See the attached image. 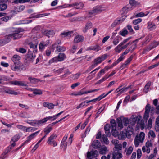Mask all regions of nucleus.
<instances>
[{
	"label": "nucleus",
	"instance_id": "31",
	"mask_svg": "<svg viewBox=\"0 0 159 159\" xmlns=\"http://www.w3.org/2000/svg\"><path fill=\"white\" fill-rule=\"evenodd\" d=\"M111 92V91H110L106 94H105V93H103V94L100 95V96H99L97 98L93 99V100L95 101V102H96V101H99L100 100L104 98L109 93H110Z\"/></svg>",
	"mask_w": 159,
	"mask_h": 159
},
{
	"label": "nucleus",
	"instance_id": "49",
	"mask_svg": "<svg viewBox=\"0 0 159 159\" xmlns=\"http://www.w3.org/2000/svg\"><path fill=\"white\" fill-rule=\"evenodd\" d=\"M59 61L57 56H56L49 61V64H52L53 63H57Z\"/></svg>",
	"mask_w": 159,
	"mask_h": 159
},
{
	"label": "nucleus",
	"instance_id": "42",
	"mask_svg": "<svg viewBox=\"0 0 159 159\" xmlns=\"http://www.w3.org/2000/svg\"><path fill=\"white\" fill-rule=\"evenodd\" d=\"M125 20V19H120L117 20H116L111 25V26L113 27L119 24L120 23H122Z\"/></svg>",
	"mask_w": 159,
	"mask_h": 159
},
{
	"label": "nucleus",
	"instance_id": "5",
	"mask_svg": "<svg viewBox=\"0 0 159 159\" xmlns=\"http://www.w3.org/2000/svg\"><path fill=\"white\" fill-rule=\"evenodd\" d=\"M131 37H130L124 39L122 42L120 43L118 46H117L115 49V51L117 53H120L122 50L121 46L128 42L131 39Z\"/></svg>",
	"mask_w": 159,
	"mask_h": 159
},
{
	"label": "nucleus",
	"instance_id": "36",
	"mask_svg": "<svg viewBox=\"0 0 159 159\" xmlns=\"http://www.w3.org/2000/svg\"><path fill=\"white\" fill-rule=\"evenodd\" d=\"M101 141L106 144H109V142L107 136L105 135H103L101 137Z\"/></svg>",
	"mask_w": 159,
	"mask_h": 159
},
{
	"label": "nucleus",
	"instance_id": "56",
	"mask_svg": "<svg viewBox=\"0 0 159 159\" xmlns=\"http://www.w3.org/2000/svg\"><path fill=\"white\" fill-rule=\"evenodd\" d=\"M28 79L31 82L33 83H36L39 81V80L38 79L35 78H33L32 77H29Z\"/></svg>",
	"mask_w": 159,
	"mask_h": 159
},
{
	"label": "nucleus",
	"instance_id": "7",
	"mask_svg": "<svg viewBox=\"0 0 159 159\" xmlns=\"http://www.w3.org/2000/svg\"><path fill=\"white\" fill-rule=\"evenodd\" d=\"M35 57L36 55L35 53H33L32 51L29 50L26 55V60L29 62H32Z\"/></svg>",
	"mask_w": 159,
	"mask_h": 159
},
{
	"label": "nucleus",
	"instance_id": "61",
	"mask_svg": "<svg viewBox=\"0 0 159 159\" xmlns=\"http://www.w3.org/2000/svg\"><path fill=\"white\" fill-rule=\"evenodd\" d=\"M142 21V19L139 18L133 20V23L135 25H136L139 23H140Z\"/></svg>",
	"mask_w": 159,
	"mask_h": 159
},
{
	"label": "nucleus",
	"instance_id": "24",
	"mask_svg": "<svg viewBox=\"0 0 159 159\" xmlns=\"http://www.w3.org/2000/svg\"><path fill=\"white\" fill-rule=\"evenodd\" d=\"M63 112V111H62L61 112L58 113L56 115L51 116H48L46 117L45 118L47 121L49 120H55L59 116L61 115Z\"/></svg>",
	"mask_w": 159,
	"mask_h": 159
},
{
	"label": "nucleus",
	"instance_id": "2",
	"mask_svg": "<svg viewBox=\"0 0 159 159\" xmlns=\"http://www.w3.org/2000/svg\"><path fill=\"white\" fill-rule=\"evenodd\" d=\"M129 5H128L122 9V11L124 14L127 13L128 11L131 10L133 8L139 4L138 2L134 0L129 1Z\"/></svg>",
	"mask_w": 159,
	"mask_h": 159
},
{
	"label": "nucleus",
	"instance_id": "19",
	"mask_svg": "<svg viewBox=\"0 0 159 159\" xmlns=\"http://www.w3.org/2000/svg\"><path fill=\"white\" fill-rule=\"evenodd\" d=\"M11 84L14 85L21 86H26V84L24 82L20 81H12L11 82Z\"/></svg>",
	"mask_w": 159,
	"mask_h": 159
},
{
	"label": "nucleus",
	"instance_id": "38",
	"mask_svg": "<svg viewBox=\"0 0 159 159\" xmlns=\"http://www.w3.org/2000/svg\"><path fill=\"white\" fill-rule=\"evenodd\" d=\"M148 135L149 138L153 139L156 137V134L152 130H150L148 133Z\"/></svg>",
	"mask_w": 159,
	"mask_h": 159
},
{
	"label": "nucleus",
	"instance_id": "16",
	"mask_svg": "<svg viewBox=\"0 0 159 159\" xmlns=\"http://www.w3.org/2000/svg\"><path fill=\"white\" fill-rule=\"evenodd\" d=\"M145 111L143 116V119L145 120H147L149 116V113L150 112V107L148 105H147L145 107Z\"/></svg>",
	"mask_w": 159,
	"mask_h": 159
},
{
	"label": "nucleus",
	"instance_id": "22",
	"mask_svg": "<svg viewBox=\"0 0 159 159\" xmlns=\"http://www.w3.org/2000/svg\"><path fill=\"white\" fill-rule=\"evenodd\" d=\"M11 68L14 71L20 70V65L17 62H14L13 64L11 66Z\"/></svg>",
	"mask_w": 159,
	"mask_h": 159
},
{
	"label": "nucleus",
	"instance_id": "58",
	"mask_svg": "<svg viewBox=\"0 0 159 159\" xmlns=\"http://www.w3.org/2000/svg\"><path fill=\"white\" fill-rule=\"evenodd\" d=\"M94 63L97 66L98 64H99L101 63L102 61L100 59L99 57H97L96 59H95L94 61Z\"/></svg>",
	"mask_w": 159,
	"mask_h": 159
},
{
	"label": "nucleus",
	"instance_id": "57",
	"mask_svg": "<svg viewBox=\"0 0 159 159\" xmlns=\"http://www.w3.org/2000/svg\"><path fill=\"white\" fill-rule=\"evenodd\" d=\"M9 78L3 75H0V81H5L9 80Z\"/></svg>",
	"mask_w": 159,
	"mask_h": 159
},
{
	"label": "nucleus",
	"instance_id": "43",
	"mask_svg": "<svg viewBox=\"0 0 159 159\" xmlns=\"http://www.w3.org/2000/svg\"><path fill=\"white\" fill-rule=\"evenodd\" d=\"M121 38L120 36H117L113 41V43L114 45H116L121 39Z\"/></svg>",
	"mask_w": 159,
	"mask_h": 159
},
{
	"label": "nucleus",
	"instance_id": "50",
	"mask_svg": "<svg viewBox=\"0 0 159 159\" xmlns=\"http://www.w3.org/2000/svg\"><path fill=\"white\" fill-rule=\"evenodd\" d=\"M133 150V148L130 146L129 147V148L128 149H126V148L125 149V151L126 152V154L127 156H129L130 155L131 153H132V151Z\"/></svg>",
	"mask_w": 159,
	"mask_h": 159
},
{
	"label": "nucleus",
	"instance_id": "44",
	"mask_svg": "<svg viewBox=\"0 0 159 159\" xmlns=\"http://www.w3.org/2000/svg\"><path fill=\"white\" fill-rule=\"evenodd\" d=\"M159 45V43H158V42H154L153 43H152L150 47H149L148 48V49L147 50V51H149L154 48L156 47L157 46Z\"/></svg>",
	"mask_w": 159,
	"mask_h": 159
},
{
	"label": "nucleus",
	"instance_id": "35",
	"mask_svg": "<svg viewBox=\"0 0 159 159\" xmlns=\"http://www.w3.org/2000/svg\"><path fill=\"white\" fill-rule=\"evenodd\" d=\"M43 106L45 107H47L49 109H52L53 108L55 105L52 103H49L48 102H44L43 103Z\"/></svg>",
	"mask_w": 159,
	"mask_h": 159
},
{
	"label": "nucleus",
	"instance_id": "48",
	"mask_svg": "<svg viewBox=\"0 0 159 159\" xmlns=\"http://www.w3.org/2000/svg\"><path fill=\"white\" fill-rule=\"evenodd\" d=\"M66 49V47L59 46L58 48L57 49H56L55 51L56 52H63L65 51Z\"/></svg>",
	"mask_w": 159,
	"mask_h": 159
},
{
	"label": "nucleus",
	"instance_id": "37",
	"mask_svg": "<svg viewBox=\"0 0 159 159\" xmlns=\"http://www.w3.org/2000/svg\"><path fill=\"white\" fill-rule=\"evenodd\" d=\"M72 33L70 32H65L64 31L61 34V36L62 38H64L66 37H67L70 38L71 36V34Z\"/></svg>",
	"mask_w": 159,
	"mask_h": 159
},
{
	"label": "nucleus",
	"instance_id": "53",
	"mask_svg": "<svg viewBox=\"0 0 159 159\" xmlns=\"http://www.w3.org/2000/svg\"><path fill=\"white\" fill-rule=\"evenodd\" d=\"M52 128L51 127L47 126L45 128L44 131L46 135H47L52 130Z\"/></svg>",
	"mask_w": 159,
	"mask_h": 159
},
{
	"label": "nucleus",
	"instance_id": "4",
	"mask_svg": "<svg viewBox=\"0 0 159 159\" xmlns=\"http://www.w3.org/2000/svg\"><path fill=\"white\" fill-rule=\"evenodd\" d=\"M57 135L54 134L51 135L48 138L47 143L50 145L52 146L53 147L56 146L57 145V143L54 139L56 138Z\"/></svg>",
	"mask_w": 159,
	"mask_h": 159
},
{
	"label": "nucleus",
	"instance_id": "51",
	"mask_svg": "<svg viewBox=\"0 0 159 159\" xmlns=\"http://www.w3.org/2000/svg\"><path fill=\"white\" fill-rule=\"evenodd\" d=\"M142 150L143 152H146L148 154H149L150 152V149L146 146H143L142 148Z\"/></svg>",
	"mask_w": 159,
	"mask_h": 159
},
{
	"label": "nucleus",
	"instance_id": "62",
	"mask_svg": "<svg viewBox=\"0 0 159 159\" xmlns=\"http://www.w3.org/2000/svg\"><path fill=\"white\" fill-rule=\"evenodd\" d=\"M133 133L132 131L127 130L125 131V134L126 135V137L129 139L130 138L131 135L133 134Z\"/></svg>",
	"mask_w": 159,
	"mask_h": 159
},
{
	"label": "nucleus",
	"instance_id": "29",
	"mask_svg": "<svg viewBox=\"0 0 159 159\" xmlns=\"http://www.w3.org/2000/svg\"><path fill=\"white\" fill-rule=\"evenodd\" d=\"M93 26L92 23L90 21H88L85 25L84 30H83L84 32L85 33L88 29L92 28Z\"/></svg>",
	"mask_w": 159,
	"mask_h": 159
},
{
	"label": "nucleus",
	"instance_id": "8",
	"mask_svg": "<svg viewBox=\"0 0 159 159\" xmlns=\"http://www.w3.org/2000/svg\"><path fill=\"white\" fill-rule=\"evenodd\" d=\"M47 122L46 118H44L42 120H41L39 121L38 120H33V121H30L29 120L27 121V122L30 124L32 126H35L37 125H41L43 123H44Z\"/></svg>",
	"mask_w": 159,
	"mask_h": 159
},
{
	"label": "nucleus",
	"instance_id": "55",
	"mask_svg": "<svg viewBox=\"0 0 159 159\" xmlns=\"http://www.w3.org/2000/svg\"><path fill=\"white\" fill-rule=\"evenodd\" d=\"M16 50L18 52L23 54L25 53L27 51L25 49L23 48H20L19 49L16 48Z\"/></svg>",
	"mask_w": 159,
	"mask_h": 159
},
{
	"label": "nucleus",
	"instance_id": "26",
	"mask_svg": "<svg viewBox=\"0 0 159 159\" xmlns=\"http://www.w3.org/2000/svg\"><path fill=\"white\" fill-rule=\"evenodd\" d=\"M148 28L150 31L155 29L156 28V25L152 22H149L148 23Z\"/></svg>",
	"mask_w": 159,
	"mask_h": 159
},
{
	"label": "nucleus",
	"instance_id": "12",
	"mask_svg": "<svg viewBox=\"0 0 159 159\" xmlns=\"http://www.w3.org/2000/svg\"><path fill=\"white\" fill-rule=\"evenodd\" d=\"M112 155V159H120L122 157V152L114 151Z\"/></svg>",
	"mask_w": 159,
	"mask_h": 159
},
{
	"label": "nucleus",
	"instance_id": "20",
	"mask_svg": "<svg viewBox=\"0 0 159 159\" xmlns=\"http://www.w3.org/2000/svg\"><path fill=\"white\" fill-rule=\"evenodd\" d=\"M101 49V47L98 45H96L88 47L86 49V50H93L98 52Z\"/></svg>",
	"mask_w": 159,
	"mask_h": 159
},
{
	"label": "nucleus",
	"instance_id": "40",
	"mask_svg": "<svg viewBox=\"0 0 159 159\" xmlns=\"http://www.w3.org/2000/svg\"><path fill=\"white\" fill-rule=\"evenodd\" d=\"M118 129H121L123 127L122 124V119L119 118L117 119Z\"/></svg>",
	"mask_w": 159,
	"mask_h": 159
},
{
	"label": "nucleus",
	"instance_id": "25",
	"mask_svg": "<svg viewBox=\"0 0 159 159\" xmlns=\"http://www.w3.org/2000/svg\"><path fill=\"white\" fill-rule=\"evenodd\" d=\"M93 8L97 14L101 12L104 10V8L101 6H97L94 7Z\"/></svg>",
	"mask_w": 159,
	"mask_h": 159
},
{
	"label": "nucleus",
	"instance_id": "18",
	"mask_svg": "<svg viewBox=\"0 0 159 159\" xmlns=\"http://www.w3.org/2000/svg\"><path fill=\"white\" fill-rule=\"evenodd\" d=\"M84 5V4L81 2L75 3L69 5L70 6L74 7L76 9H81L83 8Z\"/></svg>",
	"mask_w": 159,
	"mask_h": 159
},
{
	"label": "nucleus",
	"instance_id": "45",
	"mask_svg": "<svg viewBox=\"0 0 159 159\" xmlns=\"http://www.w3.org/2000/svg\"><path fill=\"white\" fill-rule=\"evenodd\" d=\"M128 32L126 29L124 28L121 30L119 32V34L121 36H125L127 35Z\"/></svg>",
	"mask_w": 159,
	"mask_h": 159
},
{
	"label": "nucleus",
	"instance_id": "13",
	"mask_svg": "<svg viewBox=\"0 0 159 159\" xmlns=\"http://www.w3.org/2000/svg\"><path fill=\"white\" fill-rule=\"evenodd\" d=\"M2 93L4 94L5 93L10 94L16 95L21 93L18 91V90H2Z\"/></svg>",
	"mask_w": 159,
	"mask_h": 159
},
{
	"label": "nucleus",
	"instance_id": "28",
	"mask_svg": "<svg viewBox=\"0 0 159 159\" xmlns=\"http://www.w3.org/2000/svg\"><path fill=\"white\" fill-rule=\"evenodd\" d=\"M31 91L33 92V94L31 95L29 94L28 95L31 97L37 95H41L42 94V91L41 90H31Z\"/></svg>",
	"mask_w": 159,
	"mask_h": 159
},
{
	"label": "nucleus",
	"instance_id": "54",
	"mask_svg": "<svg viewBox=\"0 0 159 159\" xmlns=\"http://www.w3.org/2000/svg\"><path fill=\"white\" fill-rule=\"evenodd\" d=\"M88 13L89 15V16L90 17H91L97 14L93 8V10L88 11Z\"/></svg>",
	"mask_w": 159,
	"mask_h": 159
},
{
	"label": "nucleus",
	"instance_id": "1",
	"mask_svg": "<svg viewBox=\"0 0 159 159\" xmlns=\"http://www.w3.org/2000/svg\"><path fill=\"white\" fill-rule=\"evenodd\" d=\"M23 30L21 28L14 29L12 33L5 36L3 39H0V45L3 46L8 43L11 39L15 40L21 38L22 35L20 33Z\"/></svg>",
	"mask_w": 159,
	"mask_h": 159
},
{
	"label": "nucleus",
	"instance_id": "46",
	"mask_svg": "<svg viewBox=\"0 0 159 159\" xmlns=\"http://www.w3.org/2000/svg\"><path fill=\"white\" fill-rule=\"evenodd\" d=\"M104 130L105 133L107 135H108L109 133V130L110 129V126L108 124H107L104 126Z\"/></svg>",
	"mask_w": 159,
	"mask_h": 159
},
{
	"label": "nucleus",
	"instance_id": "33",
	"mask_svg": "<svg viewBox=\"0 0 159 159\" xmlns=\"http://www.w3.org/2000/svg\"><path fill=\"white\" fill-rule=\"evenodd\" d=\"M122 146L121 144L119 143L115 146L113 148L114 151H116V152H122Z\"/></svg>",
	"mask_w": 159,
	"mask_h": 159
},
{
	"label": "nucleus",
	"instance_id": "15",
	"mask_svg": "<svg viewBox=\"0 0 159 159\" xmlns=\"http://www.w3.org/2000/svg\"><path fill=\"white\" fill-rule=\"evenodd\" d=\"M95 90H92L90 91H85L83 92L81 91H80L79 92H74L70 94V95H74V96H78V95H82L86 93H88L91 92H93Z\"/></svg>",
	"mask_w": 159,
	"mask_h": 159
},
{
	"label": "nucleus",
	"instance_id": "14",
	"mask_svg": "<svg viewBox=\"0 0 159 159\" xmlns=\"http://www.w3.org/2000/svg\"><path fill=\"white\" fill-rule=\"evenodd\" d=\"M20 136L19 134H17L14 136L12 138L11 141V145L14 147L16 145L15 142L17 141L20 138Z\"/></svg>",
	"mask_w": 159,
	"mask_h": 159
},
{
	"label": "nucleus",
	"instance_id": "41",
	"mask_svg": "<svg viewBox=\"0 0 159 159\" xmlns=\"http://www.w3.org/2000/svg\"><path fill=\"white\" fill-rule=\"evenodd\" d=\"M149 13V12L147 11L145 13L141 12L135 15V16L136 17H142L143 16H146Z\"/></svg>",
	"mask_w": 159,
	"mask_h": 159
},
{
	"label": "nucleus",
	"instance_id": "60",
	"mask_svg": "<svg viewBox=\"0 0 159 159\" xmlns=\"http://www.w3.org/2000/svg\"><path fill=\"white\" fill-rule=\"evenodd\" d=\"M11 18L10 17V16H5L1 18L0 19L2 21H4L5 22H7Z\"/></svg>",
	"mask_w": 159,
	"mask_h": 159
},
{
	"label": "nucleus",
	"instance_id": "59",
	"mask_svg": "<svg viewBox=\"0 0 159 159\" xmlns=\"http://www.w3.org/2000/svg\"><path fill=\"white\" fill-rule=\"evenodd\" d=\"M122 123L125 126H127L129 124V120L127 118H123L122 119Z\"/></svg>",
	"mask_w": 159,
	"mask_h": 159
},
{
	"label": "nucleus",
	"instance_id": "32",
	"mask_svg": "<svg viewBox=\"0 0 159 159\" xmlns=\"http://www.w3.org/2000/svg\"><path fill=\"white\" fill-rule=\"evenodd\" d=\"M107 148L105 146H102L99 149V153L102 154H105L107 152Z\"/></svg>",
	"mask_w": 159,
	"mask_h": 159
},
{
	"label": "nucleus",
	"instance_id": "63",
	"mask_svg": "<svg viewBox=\"0 0 159 159\" xmlns=\"http://www.w3.org/2000/svg\"><path fill=\"white\" fill-rule=\"evenodd\" d=\"M133 57V56L132 55H131L130 57L129 58H128V59L124 63L126 66H127L130 63V62L132 60Z\"/></svg>",
	"mask_w": 159,
	"mask_h": 159
},
{
	"label": "nucleus",
	"instance_id": "64",
	"mask_svg": "<svg viewBox=\"0 0 159 159\" xmlns=\"http://www.w3.org/2000/svg\"><path fill=\"white\" fill-rule=\"evenodd\" d=\"M16 127L19 129L24 131L26 129V127L22 125H16Z\"/></svg>",
	"mask_w": 159,
	"mask_h": 159
},
{
	"label": "nucleus",
	"instance_id": "39",
	"mask_svg": "<svg viewBox=\"0 0 159 159\" xmlns=\"http://www.w3.org/2000/svg\"><path fill=\"white\" fill-rule=\"evenodd\" d=\"M21 59L20 57L18 55L15 54L13 55L11 60L14 62H17Z\"/></svg>",
	"mask_w": 159,
	"mask_h": 159
},
{
	"label": "nucleus",
	"instance_id": "34",
	"mask_svg": "<svg viewBox=\"0 0 159 159\" xmlns=\"http://www.w3.org/2000/svg\"><path fill=\"white\" fill-rule=\"evenodd\" d=\"M57 57L59 61H63L66 57L65 54L62 53H60Z\"/></svg>",
	"mask_w": 159,
	"mask_h": 159
},
{
	"label": "nucleus",
	"instance_id": "6",
	"mask_svg": "<svg viewBox=\"0 0 159 159\" xmlns=\"http://www.w3.org/2000/svg\"><path fill=\"white\" fill-rule=\"evenodd\" d=\"M41 33L43 35L48 38L53 37L55 34L54 31L52 30H48L44 29L42 30Z\"/></svg>",
	"mask_w": 159,
	"mask_h": 159
},
{
	"label": "nucleus",
	"instance_id": "52",
	"mask_svg": "<svg viewBox=\"0 0 159 159\" xmlns=\"http://www.w3.org/2000/svg\"><path fill=\"white\" fill-rule=\"evenodd\" d=\"M30 0H14V3L15 4L29 2Z\"/></svg>",
	"mask_w": 159,
	"mask_h": 159
},
{
	"label": "nucleus",
	"instance_id": "21",
	"mask_svg": "<svg viewBox=\"0 0 159 159\" xmlns=\"http://www.w3.org/2000/svg\"><path fill=\"white\" fill-rule=\"evenodd\" d=\"M84 39V37L80 35H77L75 38L74 40V43H77L82 42Z\"/></svg>",
	"mask_w": 159,
	"mask_h": 159
},
{
	"label": "nucleus",
	"instance_id": "3",
	"mask_svg": "<svg viewBox=\"0 0 159 159\" xmlns=\"http://www.w3.org/2000/svg\"><path fill=\"white\" fill-rule=\"evenodd\" d=\"M145 137V134L143 132H141L139 135L136 136L134 139V144L136 147H138L140 143L143 141Z\"/></svg>",
	"mask_w": 159,
	"mask_h": 159
},
{
	"label": "nucleus",
	"instance_id": "11",
	"mask_svg": "<svg viewBox=\"0 0 159 159\" xmlns=\"http://www.w3.org/2000/svg\"><path fill=\"white\" fill-rule=\"evenodd\" d=\"M49 40L41 42L39 45V49L41 50H43L44 49L45 47H47L49 45Z\"/></svg>",
	"mask_w": 159,
	"mask_h": 159
},
{
	"label": "nucleus",
	"instance_id": "17",
	"mask_svg": "<svg viewBox=\"0 0 159 159\" xmlns=\"http://www.w3.org/2000/svg\"><path fill=\"white\" fill-rule=\"evenodd\" d=\"M39 132V131H37L33 133L29 136L28 137V139L22 144L21 146H23L25 144L28 143L33 139L38 134Z\"/></svg>",
	"mask_w": 159,
	"mask_h": 159
},
{
	"label": "nucleus",
	"instance_id": "27",
	"mask_svg": "<svg viewBox=\"0 0 159 159\" xmlns=\"http://www.w3.org/2000/svg\"><path fill=\"white\" fill-rule=\"evenodd\" d=\"M29 45L31 49H32L34 53H35L36 52L37 50V45L36 44H34L32 43H29Z\"/></svg>",
	"mask_w": 159,
	"mask_h": 159
},
{
	"label": "nucleus",
	"instance_id": "30",
	"mask_svg": "<svg viewBox=\"0 0 159 159\" xmlns=\"http://www.w3.org/2000/svg\"><path fill=\"white\" fill-rule=\"evenodd\" d=\"M117 136H118V138L120 140L124 139L126 137L125 134V131L121 132L119 134L117 133Z\"/></svg>",
	"mask_w": 159,
	"mask_h": 159
},
{
	"label": "nucleus",
	"instance_id": "47",
	"mask_svg": "<svg viewBox=\"0 0 159 159\" xmlns=\"http://www.w3.org/2000/svg\"><path fill=\"white\" fill-rule=\"evenodd\" d=\"M7 8V5L4 3H0V11L5 10Z\"/></svg>",
	"mask_w": 159,
	"mask_h": 159
},
{
	"label": "nucleus",
	"instance_id": "10",
	"mask_svg": "<svg viewBox=\"0 0 159 159\" xmlns=\"http://www.w3.org/2000/svg\"><path fill=\"white\" fill-rule=\"evenodd\" d=\"M98 152L96 150L88 152L87 153V157L88 158H93L96 157L98 155Z\"/></svg>",
	"mask_w": 159,
	"mask_h": 159
},
{
	"label": "nucleus",
	"instance_id": "23",
	"mask_svg": "<svg viewBox=\"0 0 159 159\" xmlns=\"http://www.w3.org/2000/svg\"><path fill=\"white\" fill-rule=\"evenodd\" d=\"M92 146L94 148L99 149L101 147V144L98 140L94 141L92 143Z\"/></svg>",
	"mask_w": 159,
	"mask_h": 159
},
{
	"label": "nucleus",
	"instance_id": "9",
	"mask_svg": "<svg viewBox=\"0 0 159 159\" xmlns=\"http://www.w3.org/2000/svg\"><path fill=\"white\" fill-rule=\"evenodd\" d=\"M112 127V135L115 137L117 135V131L116 130V124L114 120L111 121Z\"/></svg>",
	"mask_w": 159,
	"mask_h": 159
}]
</instances>
